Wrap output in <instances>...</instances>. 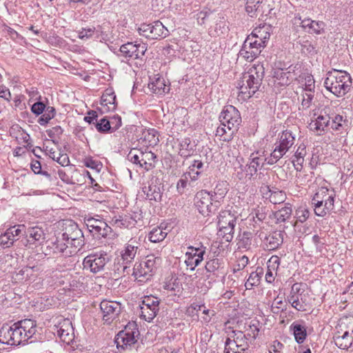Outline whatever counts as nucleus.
I'll return each instance as SVG.
<instances>
[{
    "mask_svg": "<svg viewBox=\"0 0 353 353\" xmlns=\"http://www.w3.org/2000/svg\"><path fill=\"white\" fill-rule=\"evenodd\" d=\"M168 233L163 228L157 227L153 228L148 234V239L152 243H158L163 241Z\"/></svg>",
    "mask_w": 353,
    "mask_h": 353,
    "instance_id": "nucleus-45",
    "label": "nucleus"
},
{
    "mask_svg": "<svg viewBox=\"0 0 353 353\" xmlns=\"http://www.w3.org/2000/svg\"><path fill=\"white\" fill-rule=\"evenodd\" d=\"M56 114V110L54 107L47 106L43 111V114L38 119V123L41 125H45L54 117Z\"/></svg>",
    "mask_w": 353,
    "mask_h": 353,
    "instance_id": "nucleus-47",
    "label": "nucleus"
},
{
    "mask_svg": "<svg viewBox=\"0 0 353 353\" xmlns=\"http://www.w3.org/2000/svg\"><path fill=\"white\" fill-rule=\"evenodd\" d=\"M227 130V127L221 125L216 129V136L223 137L222 140L223 141H230L232 139L233 134L236 130L232 129V130L229 131V134H228Z\"/></svg>",
    "mask_w": 353,
    "mask_h": 353,
    "instance_id": "nucleus-51",
    "label": "nucleus"
},
{
    "mask_svg": "<svg viewBox=\"0 0 353 353\" xmlns=\"http://www.w3.org/2000/svg\"><path fill=\"white\" fill-rule=\"evenodd\" d=\"M234 227L231 225L219 227V235L226 242H231L234 236Z\"/></svg>",
    "mask_w": 353,
    "mask_h": 353,
    "instance_id": "nucleus-48",
    "label": "nucleus"
},
{
    "mask_svg": "<svg viewBox=\"0 0 353 353\" xmlns=\"http://www.w3.org/2000/svg\"><path fill=\"white\" fill-rule=\"evenodd\" d=\"M150 31H152L153 35V39L165 38L168 35V29L159 21H156L152 23H150Z\"/></svg>",
    "mask_w": 353,
    "mask_h": 353,
    "instance_id": "nucleus-35",
    "label": "nucleus"
},
{
    "mask_svg": "<svg viewBox=\"0 0 353 353\" xmlns=\"http://www.w3.org/2000/svg\"><path fill=\"white\" fill-rule=\"evenodd\" d=\"M84 236H82L81 238H79L75 240L67 241L68 244H69L70 251H74V254L80 251L84 245Z\"/></svg>",
    "mask_w": 353,
    "mask_h": 353,
    "instance_id": "nucleus-63",
    "label": "nucleus"
},
{
    "mask_svg": "<svg viewBox=\"0 0 353 353\" xmlns=\"http://www.w3.org/2000/svg\"><path fill=\"white\" fill-rule=\"evenodd\" d=\"M263 274V268L260 267L256 268V271L250 273L249 278L245 283L246 289L251 290L254 286L258 285Z\"/></svg>",
    "mask_w": 353,
    "mask_h": 353,
    "instance_id": "nucleus-37",
    "label": "nucleus"
},
{
    "mask_svg": "<svg viewBox=\"0 0 353 353\" xmlns=\"http://www.w3.org/2000/svg\"><path fill=\"white\" fill-rule=\"evenodd\" d=\"M289 150L283 145L278 141L274 143V148L272 152L270 157L268 159V163L273 165L280 160Z\"/></svg>",
    "mask_w": 353,
    "mask_h": 353,
    "instance_id": "nucleus-29",
    "label": "nucleus"
},
{
    "mask_svg": "<svg viewBox=\"0 0 353 353\" xmlns=\"http://www.w3.org/2000/svg\"><path fill=\"white\" fill-rule=\"evenodd\" d=\"M101 105L103 112L114 111L116 109V95L112 88H107L103 93Z\"/></svg>",
    "mask_w": 353,
    "mask_h": 353,
    "instance_id": "nucleus-18",
    "label": "nucleus"
},
{
    "mask_svg": "<svg viewBox=\"0 0 353 353\" xmlns=\"http://www.w3.org/2000/svg\"><path fill=\"white\" fill-rule=\"evenodd\" d=\"M37 332V322L26 319L12 325H3L0 329V343L8 345H24Z\"/></svg>",
    "mask_w": 353,
    "mask_h": 353,
    "instance_id": "nucleus-1",
    "label": "nucleus"
},
{
    "mask_svg": "<svg viewBox=\"0 0 353 353\" xmlns=\"http://www.w3.org/2000/svg\"><path fill=\"white\" fill-rule=\"evenodd\" d=\"M275 83L285 86L289 85L292 81V73L290 72L279 70L274 72V75Z\"/></svg>",
    "mask_w": 353,
    "mask_h": 353,
    "instance_id": "nucleus-38",
    "label": "nucleus"
},
{
    "mask_svg": "<svg viewBox=\"0 0 353 353\" xmlns=\"http://www.w3.org/2000/svg\"><path fill=\"white\" fill-rule=\"evenodd\" d=\"M15 240L16 239H13L12 233L6 230V232L0 236V246H1L2 248H10L12 245Z\"/></svg>",
    "mask_w": 353,
    "mask_h": 353,
    "instance_id": "nucleus-54",
    "label": "nucleus"
},
{
    "mask_svg": "<svg viewBox=\"0 0 353 353\" xmlns=\"http://www.w3.org/2000/svg\"><path fill=\"white\" fill-rule=\"evenodd\" d=\"M188 186H190V179L183 173L176 183V188L177 192L180 194H183Z\"/></svg>",
    "mask_w": 353,
    "mask_h": 353,
    "instance_id": "nucleus-59",
    "label": "nucleus"
},
{
    "mask_svg": "<svg viewBox=\"0 0 353 353\" xmlns=\"http://www.w3.org/2000/svg\"><path fill=\"white\" fill-rule=\"evenodd\" d=\"M95 128L97 131L102 133L111 132L112 128L110 125V121L105 118H103L99 120V121L95 122L94 123Z\"/></svg>",
    "mask_w": 353,
    "mask_h": 353,
    "instance_id": "nucleus-50",
    "label": "nucleus"
},
{
    "mask_svg": "<svg viewBox=\"0 0 353 353\" xmlns=\"http://www.w3.org/2000/svg\"><path fill=\"white\" fill-rule=\"evenodd\" d=\"M54 252L60 254L65 257H70L74 255V251H70L69 244L63 240H57L54 243Z\"/></svg>",
    "mask_w": 353,
    "mask_h": 353,
    "instance_id": "nucleus-36",
    "label": "nucleus"
},
{
    "mask_svg": "<svg viewBox=\"0 0 353 353\" xmlns=\"http://www.w3.org/2000/svg\"><path fill=\"white\" fill-rule=\"evenodd\" d=\"M332 339L335 345L340 349H347L353 341V330H351V332L345 331L343 335H341L339 331L334 332Z\"/></svg>",
    "mask_w": 353,
    "mask_h": 353,
    "instance_id": "nucleus-20",
    "label": "nucleus"
},
{
    "mask_svg": "<svg viewBox=\"0 0 353 353\" xmlns=\"http://www.w3.org/2000/svg\"><path fill=\"white\" fill-rule=\"evenodd\" d=\"M293 331L294 338L298 343H302L306 338V329L303 325L294 323L290 326Z\"/></svg>",
    "mask_w": 353,
    "mask_h": 353,
    "instance_id": "nucleus-43",
    "label": "nucleus"
},
{
    "mask_svg": "<svg viewBox=\"0 0 353 353\" xmlns=\"http://www.w3.org/2000/svg\"><path fill=\"white\" fill-rule=\"evenodd\" d=\"M141 150H137L135 148L132 149L128 153L127 158L128 159L134 164L137 165L139 168H141Z\"/></svg>",
    "mask_w": 353,
    "mask_h": 353,
    "instance_id": "nucleus-56",
    "label": "nucleus"
},
{
    "mask_svg": "<svg viewBox=\"0 0 353 353\" xmlns=\"http://www.w3.org/2000/svg\"><path fill=\"white\" fill-rule=\"evenodd\" d=\"M262 161L261 158L254 157L252 154L250 156V161L245 166V176L250 179L256 173L258 168L262 165Z\"/></svg>",
    "mask_w": 353,
    "mask_h": 353,
    "instance_id": "nucleus-31",
    "label": "nucleus"
},
{
    "mask_svg": "<svg viewBox=\"0 0 353 353\" xmlns=\"http://www.w3.org/2000/svg\"><path fill=\"white\" fill-rule=\"evenodd\" d=\"M312 21H313L311 20L310 19H302L301 17L299 16V14L296 15L292 19V23L294 25L301 26L305 30H307L308 32L310 30V27L311 26V23H312Z\"/></svg>",
    "mask_w": 353,
    "mask_h": 353,
    "instance_id": "nucleus-53",
    "label": "nucleus"
},
{
    "mask_svg": "<svg viewBox=\"0 0 353 353\" xmlns=\"http://www.w3.org/2000/svg\"><path fill=\"white\" fill-rule=\"evenodd\" d=\"M86 225L90 232L98 238L105 237L112 232L111 228L104 221L93 217L86 220Z\"/></svg>",
    "mask_w": 353,
    "mask_h": 353,
    "instance_id": "nucleus-15",
    "label": "nucleus"
},
{
    "mask_svg": "<svg viewBox=\"0 0 353 353\" xmlns=\"http://www.w3.org/2000/svg\"><path fill=\"white\" fill-rule=\"evenodd\" d=\"M34 266H25L21 268L17 273V277L19 280H28L29 279L33 274Z\"/></svg>",
    "mask_w": 353,
    "mask_h": 353,
    "instance_id": "nucleus-57",
    "label": "nucleus"
},
{
    "mask_svg": "<svg viewBox=\"0 0 353 353\" xmlns=\"http://www.w3.org/2000/svg\"><path fill=\"white\" fill-rule=\"evenodd\" d=\"M185 256L186 259L185 260V263L190 271H194L196 267H197L201 263V261L199 259L198 257L194 256L193 252H186Z\"/></svg>",
    "mask_w": 353,
    "mask_h": 353,
    "instance_id": "nucleus-49",
    "label": "nucleus"
},
{
    "mask_svg": "<svg viewBox=\"0 0 353 353\" xmlns=\"http://www.w3.org/2000/svg\"><path fill=\"white\" fill-rule=\"evenodd\" d=\"M348 121L346 118H343L342 115L337 114L332 119V130H334L336 134H340L339 141H345V135L347 134Z\"/></svg>",
    "mask_w": 353,
    "mask_h": 353,
    "instance_id": "nucleus-21",
    "label": "nucleus"
},
{
    "mask_svg": "<svg viewBox=\"0 0 353 353\" xmlns=\"http://www.w3.org/2000/svg\"><path fill=\"white\" fill-rule=\"evenodd\" d=\"M319 196V192L314 195L312 200V204L314 206V211L315 214L319 216H324L330 212L329 208L327 207V205L328 201L331 203V196H329L325 201H320L319 199L320 197Z\"/></svg>",
    "mask_w": 353,
    "mask_h": 353,
    "instance_id": "nucleus-22",
    "label": "nucleus"
},
{
    "mask_svg": "<svg viewBox=\"0 0 353 353\" xmlns=\"http://www.w3.org/2000/svg\"><path fill=\"white\" fill-rule=\"evenodd\" d=\"M310 216V211L305 208L301 207L296 210L295 217L296 219V222L294 224V226L296 225L297 222L303 223L305 222Z\"/></svg>",
    "mask_w": 353,
    "mask_h": 353,
    "instance_id": "nucleus-62",
    "label": "nucleus"
},
{
    "mask_svg": "<svg viewBox=\"0 0 353 353\" xmlns=\"http://www.w3.org/2000/svg\"><path fill=\"white\" fill-rule=\"evenodd\" d=\"M184 174L190 179V187H194L199 180L200 176L202 174V171L196 170L190 167L188 168V170Z\"/></svg>",
    "mask_w": 353,
    "mask_h": 353,
    "instance_id": "nucleus-52",
    "label": "nucleus"
},
{
    "mask_svg": "<svg viewBox=\"0 0 353 353\" xmlns=\"http://www.w3.org/2000/svg\"><path fill=\"white\" fill-rule=\"evenodd\" d=\"M305 288V283H294L288 296V301L292 307L298 311L305 312L307 310Z\"/></svg>",
    "mask_w": 353,
    "mask_h": 353,
    "instance_id": "nucleus-4",
    "label": "nucleus"
},
{
    "mask_svg": "<svg viewBox=\"0 0 353 353\" xmlns=\"http://www.w3.org/2000/svg\"><path fill=\"white\" fill-rule=\"evenodd\" d=\"M269 199L274 204L281 203L285 199V194L283 191L271 192Z\"/></svg>",
    "mask_w": 353,
    "mask_h": 353,
    "instance_id": "nucleus-64",
    "label": "nucleus"
},
{
    "mask_svg": "<svg viewBox=\"0 0 353 353\" xmlns=\"http://www.w3.org/2000/svg\"><path fill=\"white\" fill-rule=\"evenodd\" d=\"M330 120V114L325 111V115L321 114L315 121H312L310 125L311 128H314L316 131H325V128H328Z\"/></svg>",
    "mask_w": 353,
    "mask_h": 353,
    "instance_id": "nucleus-34",
    "label": "nucleus"
},
{
    "mask_svg": "<svg viewBox=\"0 0 353 353\" xmlns=\"http://www.w3.org/2000/svg\"><path fill=\"white\" fill-rule=\"evenodd\" d=\"M57 334L64 343L69 344L74 339V329L69 319H63L57 327Z\"/></svg>",
    "mask_w": 353,
    "mask_h": 353,
    "instance_id": "nucleus-17",
    "label": "nucleus"
},
{
    "mask_svg": "<svg viewBox=\"0 0 353 353\" xmlns=\"http://www.w3.org/2000/svg\"><path fill=\"white\" fill-rule=\"evenodd\" d=\"M250 215H252V220L255 223H261L266 218L265 208L259 206L254 209Z\"/></svg>",
    "mask_w": 353,
    "mask_h": 353,
    "instance_id": "nucleus-58",
    "label": "nucleus"
},
{
    "mask_svg": "<svg viewBox=\"0 0 353 353\" xmlns=\"http://www.w3.org/2000/svg\"><path fill=\"white\" fill-rule=\"evenodd\" d=\"M159 301L154 296H145L140 305L141 316L150 322L157 316L159 310Z\"/></svg>",
    "mask_w": 353,
    "mask_h": 353,
    "instance_id": "nucleus-11",
    "label": "nucleus"
},
{
    "mask_svg": "<svg viewBox=\"0 0 353 353\" xmlns=\"http://www.w3.org/2000/svg\"><path fill=\"white\" fill-rule=\"evenodd\" d=\"M144 265L146 272H150V274L152 275V273L154 272V270L157 268L158 266H159L162 262V259L160 256H156L153 254L148 255L145 261H142Z\"/></svg>",
    "mask_w": 353,
    "mask_h": 353,
    "instance_id": "nucleus-39",
    "label": "nucleus"
},
{
    "mask_svg": "<svg viewBox=\"0 0 353 353\" xmlns=\"http://www.w3.org/2000/svg\"><path fill=\"white\" fill-rule=\"evenodd\" d=\"M110 261L108 254L104 251L92 253L85 256L83 261V268L92 273H98L104 269Z\"/></svg>",
    "mask_w": 353,
    "mask_h": 353,
    "instance_id": "nucleus-6",
    "label": "nucleus"
},
{
    "mask_svg": "<svg viewBox=\"0 0 353 353\" xmlns=\"http://www.w3.org/2000/svg\"><path fill=\"white\" fill-rule=\"evenodd\" d=\"M219 119L221 125L227 127L228 131L232 129L236 130L241 122L240 113L233 105L225 106L219 116Z\"/></svg>",
    "mask_w": 353,
    "mask_h": 353,
    "instance_id": "nucleus-9",
    "label": "nucleus"
},
{
    "mask_svg": "<svg viewBox=\"0 0 353 353\" xmlns=\"http://www.w3.org/2000/svg\"><path fill=\"white\" fill-rule=\"evenodd\" d=\"M148 88L152 92L157 94H163L169 91V88L166 86L164 79L162 78H157L155 81L150 82L148 84Z\"/></svg>",
    "mask_w": 353,
    "mask_h": 353,
    "instance_id": "nucleus-40",
    "label": "nucleus"
},
{
    "mask_svg": "<svg viewBox=\"0 0 353 353\" xmlns=\"http://www.w3.org/2000/svg\"><path fill=\"white\" fill-rule=\"evenodd\" d=\"M139 252V243L137 242H131L127 243L123 250L121 251V264L120 268L124 274L131 273V265L134 262L137 254Z\"/></svg>",
    "mask_w": 353,
    "mask_h": 353,
    "instance_id": "nucleus-7",
    "label": "nucleus"
},
{
    "mask_svg": "<svg viewBox=\"0 0 353 353\" xmlns=\"http://www.w3.org/2000/svg\"><path fill=\"white\" fill-rule=\"evenodd\" d=\"M83 236L82 231L79 228L77 224L73 223L65 228L64 232L62 234L63 240L69 241L81 238Z\"/></svg>",
    "mask_w": 353,
    "mask_h": 353,
    "instance_id": "nucleus-27",
    "label": "nucleus"
},
{
    "mask_svg": "<svg viewBox=\"0 0 353 353\" xmlns=\"http://www.w3.org/2000/svg\"><path fill=\"white\" fill-rule=\"evenodd\" d=\"M139 140L140 142L146 147H154L157 145L159 141L158 132L154 128L145 129Z\"/></svg>",
    "mask_w": 353,
    "mask_h": 353,
    "instance_id": "nucleus-24",
    "label": "nucleus"
},
{
    "mask_svg": "<svg viewBox=\"0 0 353 353\" xmlns=\"http://www.w3.org/2000/svg\"><path fill=\"white\" fill-rule=\"evenodd\" d=\"M237 216L232 213L230 210L221 211L219 216L218 225L219 227H224L226 225L235 226Z\"/></svg>",
    "mask_w": 353,
    "mask_h": 353,
    "instance_id": "nucleus-30",
    "label": "nucleus"
},
{
    "mask_svg": "<svg viewBox=\"0 0 353 353\" xmlns=\"http://www.w3.org/2000/svg\"><path fill=\"white\" fill-rule=\"evenodd\" d=\"M141 168H143L146 171L150 170L154 168V162L157 159V156L154 153L151 151L141 150Z\"/></svg>",
    "mask_w": 353,
    "mask_h": 353,
    "instance_id": "nucleus-32",
    "label": "nucleus"
},
{
    "mask_svg": "<svg viewBox=\"0 0 353 353\" xmlns=\"http://www.w3.org/2000/svg\"><path fill=\"white\" fill-rule=\"evenodd\" d=\"M262 1L260 0H247L245 3V10L248 14L253 17L256 15V12L257 10V5H260Z\"/></svg>",
    "mask_w": 353,
    "mask_h": 353,
    "instance_id": "nucleus-60",
    "label": "nucleus"
},
{
    "mask_svg": "<svg viewBox=\"0 0 353 353\" xmlns=\"http://www.w3.org/2000/svg\"><path fill=\"white\" fill-rule=\"evenodd\" d=\"M292 213V205L290 203H285V206L274 213V217L276 223H283L291 217Z\"/></svg>",
    "mask_w": 353,
    "mask_h": 353,
    "instance_id": "nucleus-42",
    "label": "nucleus"
},
{
    "mask_svg": "<svg viewBox=\"0 0 353 353\" xmlns=\"http://www.w3.org/2000/svg\"><path fill=\"white\" fill-rule=\"evenodd\" d=\"M147 50L144 43L128 42L123 44L119 49V56L127 59H141Z\"/></svg>",
    "mask_w": 353,
    "mask_h": 353,
    "instance_id": "nucleus-10",
    "label": "nucleus"
},
{
    "mask_svg": "<svg viewBox=\"0 0 353 353\" xmlns=\"http://www.w3.org/2000/svg\"><path fill=\"white\" fill-rule=\"evenodd\" d=\"M332 94L338 97H343L350 89L352 85L350 74L343 70L332 68Z\"/></svg>",
    "mask_w": 353,
    "mask_h": 353,
    "instance_id": "nucleus-3",
    "label": "nucleus"
},
{
    "mask_svg": "<svg viewBox=\"0 0 353 353\" xmlns=\"http://www.w3.org/2000/svg\"><path fill=\"white\" fill-rule=\"evenodd\" d=\"M283 241V232L274 231L265 236L264 243L265 247L269 250H276L282 244Z\"/></svg>",
    "mask_w": 353,
    "mask_h": 353,
    "instance_id": "nucleus-23",
    "label": "nucleus"
},
{
    "mask_svg": "<svg viewBox=\"0 0 353 353\" xmlns=\"http://www.w3.org/2000/svg\"><path fill=\"white\" fill-rule=\"evenodd\" d=\"M252 234L250 232L245 231L240 234L238 237V247L240 249H248L252 244Z\"/></svg>",
    "mask_w": 353,
    "mask_h": 353,
    "instance_id": "nucleus-46",
    "label": "nucleus"
},
{
    "mask_svg": "<svg viewBox=\"0 0 353 353\" xmlns=\"http://www.w3.org/2000/svg\"><path fill=\"white\" fill-rule=\"evenodd\" d=\"M147 199L150 201H161L162 198V187L160 185L150 184L148 187L143 188Z\"/></svg>",
    "mask_w": 353,
    "mask_h": 353,
    "instance_id": "nucleus-28",
    "label": "nucleus"
},
{
    "mask_svg": "<svg viewBox=\"0 0 353 353\" xmlns=\"http://www.w3.org/2000/svg\"><path fill=\"white\" fill-rule=\"evenodd\" d=\"M179 154L183 158H188L194 154L196 145L188 137L181 139L179 143Z\"/></svg>",
    "mask_w": 353,
    "mask_h": 353,
    "instance_id": "nucleus-25",
    "label": "nucleus"
},
{
    "mask_svg": "<svg viewBox=\"0 0 353 353\" xmlns=\"http://www.w3.org/2000/svg\"><path fill=\"white\" fill-rule=\"evenodd\" d=\"M260 322L258 320L251 321L249 328L246 330L248 332V335L256 339L260 332Z\"/></svg>",
    "mask_w": 353,
    "mask_h": 353,
    "instance_id": "nucleus-55",
    "label": "nucleus"
},
{
    "mask_svg": "<svg viewBox=\"0 0 353 353\" xmlns=\"http://www.w3.org/2000/svg\"><path fill=\"white\" fill-rule=\"evenodd\" d=\"M269 27L263 26L256 28L250 34V36H254V38H256L259 41H264V44L267 42V41L270 38V33L268 32Z\"/></svg>",
    "mask_w": 353,
    "mask_h": 353,
    "instance_id": "nucleus-44",
    "label": "nucleus"
},
{
    "mask_svg": "<svg viewBox=\"0 0 353 353\" xmlns=\"http://www.w3.org/2000/svg\"><path fill=\"white\" fill-rule=\"evenodd\" d=\"M263 65L257 64L252 66L248 71L242 74L237 83L239 99L245 101L250 99L259 88L264 77Z\"/></svg>",
    "mask_w": 353,
    "mask_h": 353,
    "instance_id": "nucleus-2",
    "label": "nucleus"
},
{
    "mask_svg": "<svg viewBox=\"0 0 353 353\" xmlns=\"http://www.w3.org/2000/svg\"><path fill=\"white\" fill-rule=\"evenodd\" d=\"M145 268L144 263L141 261L136 263L131 271L132 275L139 282H145L152 276L150 272H146Z\"/></svg>",
    "mask_w": 353,
    "mask_h": 353,
    "instance_id": "nucleus-26",
    "label": "nucleus"
},
{
    "mask_svg": "<svg viewBox=\"0 0 353 353\" xmlns=\"http://www.w3.org/2000/svg\"><path fill=\"white\" fill-rule=\"evenodd\" d=\"M277 141L288 150L294 145L295 137L290 130H283L279 134Z\"/></svg>",
    "mask_w": 353,
    "mask_h": 353,
    "instance_id": "nucleus-41",
    "label": "nucleus"
},
{
    "mask_svg": "<svg viewBox=\"0 0 353 353\" xmlns=\"http://www.w3.org/2000/svg\"><path fill=\"white\" fill-rule=\"evenodd\" d=\"M234 338L232 340L228 338L225 342L226 347L232 350H239L241 353H245L249 347L248 343V338L245 334L241 331H233Z\"/></svg>",
    "mask_w": 353,
    "mask_h": 353,
    "instance_id": "nucleus-14",
    "label": "nucleus"
},
{
    "mask_svg": "<svg viewBox=\"0 0 353 353\" xmlns=\"http://www.w3.org/2000/svg\"><path fill=\"white\" fill-rule=\"evenodd\" d=\"M229 190L228 184L226 181H219L213 190L210 192V195L214 199V202L219 207L221 205V202L227 194Z\"/></svg>",
    "mask_w": 353,
    "mask_h": 353,
    "instance_id": "nucleus-19",
    "label": "nucleus"
},
{
    "mask_svg": "<svg viewBox=\"0 0 353 353\" xmlns=\"http://www.w3.org/2000/svg\"><path fill=\"white\" fill-rule=\"evenodd\" d=\"M100 309L104 322L110 324L118 318L121 312V305L119 302L103 300L100 303Z\"/></svg>",
    "mask_w": 353,
    "mask_h": 353,
    "instance_id": "nucleus-13",
    "label": "nucleus"
},
{
    "mask_svg": "<svg viewBox=\"0 0 353 353\" xmlns=\"http://www.w3.org/2000/svg\"><path fill=\"white\" fill-rule=\"evenodd\" d=\"M134 323L128 325L123 330L120 331L115 336L114 342L117 347L123 349L131 346L137 341L134 334L139 331L135 328Z\"/></svg>",
    "mask_w": 353,
    "mask_h": 353,
    "instance_id": "nucleus-12",
    "label": "nucleus"
},
{
    "mask_svg": "<svg viewBox=\"0 0 353 353\" xmlns=\"http://www.w3.org/2000/svg\"><path fill=\"white\" fill-rule=\"evenodd\" d=\"M23 235L30 244H34L37 242L41 244L45 241L46 234L42 227L35 225L26 228Z\"/></svg>",
    "mask_w": 353,
    "mask_h": 353,
    "instance_id": "nucleus-16",
    "label": "nucleus"
},
{
    "mask_svg": "<svg viewBox=\"0 0 353 353\" xmlns=\"http://www.w3.org/2000/svg\"><path fill=\"white\" fill-rule=\"evenodd\" d=\"M194 201L199 212L203 216H209L219 210V206L214 203L210 191L205 190L199 191L195 195Z\"/></svg>",
    "mask_w": 353,
    "mask_h": 353,
    "instance_id": "nucleus-5",
    "label": "nucleus"
},
{
    "mask_svg": "<svg viewBox=\"0 0 353 353\" xmlns=\"http://www.w3.org/2000/svg\"><path fill=\"white\" fill-rule=\"evenodd\" d=\"M222 265V260L218 258L210 259L206 262L205 265L206 274L203 275L196 281V287L200 290L201 292L205 294L212 286L211 282L207 281L210 277V275L208 274H214L216 271L223 268Z\"/></svg>",
    "mask_w": 353,
    "mask_h": 353,
    "instance_id": "nucleus-8",
    "label": "nucleus"
},
{
    "mask_svg": "<svg viewBox=\"0 0 353 353\" xmlns=\"http://www.w3.org/2000/svg\"><path fill=\"white\" fill-rule=\"evenodd\" d=\"M280 259L277 256H272L267 263V272L265 275V281L271 283L274 281V276L272 270H275L279 268Z\"/></svg>",
    "mask_w": 353,
    "mask_h": 353,
    "instance_id": "nucleus-33",
    "label": "nucleus"
},
{
    "mask_svg": "<svg viewBox=\"0 0 353 353\" xmlns=\"http://www.w3.org/2000/svg\"><path fill=\"white\" fill-rule=\"evenodd\" d=\"M250 45L243 43L239 52V56L243 58L245 61H252L254 59V57H252V52L250 50Z\"/></svg>",
    "mask_w": 353,
    "mask_h": 353,
    "instance_id": "nucleus-61",
    "label": "nucleus"
}]
</instances>
